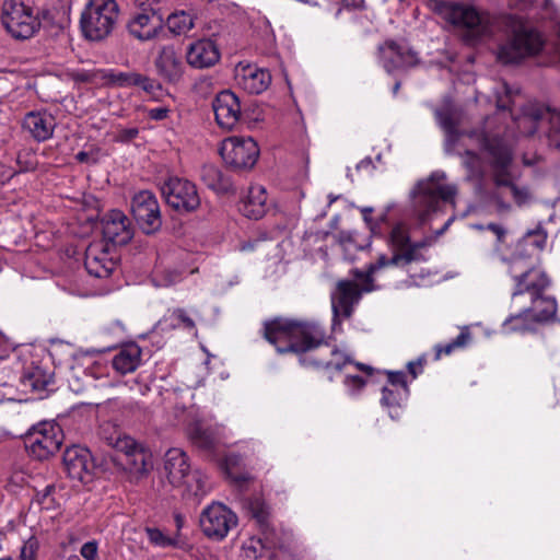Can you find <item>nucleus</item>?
<instances>
[{
    "mask_svg": "<svg viewBox=\"0 0 560 560\" xmlns=\"http://www.w3.org/2000/svg\"><path fill=\"white\" fill-rule=\"evenodd\" d=\"M508 264V272L514 282L512 305L523 307L503 322L502 330L506 334L533 332L537 326L555 320L558 304L555 296L546 294L551 284L547 273L535 266L530 255L525 256L518 252Z\"/></svg>",
    "mask_w": 560,
    "mask_h": 560,
    "instance_id": "obj_1",
    "label": "nucleus"
},
{
    "mask_svg": "<svg viewBox=\"0 0 560 560\" xmlns=\"http://www.w3.org/2000/svg\"><path fill=\"white\" fill-rule=\"evenodd\" d=\"M480 145L489 156L491 178L494 189L491 194V201L499 213L511 210V198L518 207L525 205L530 195L526 187L517 186L513 174L510 171L513 154L510 147L501 138H489L481 135Z\"/></svg>",
    "mask_w": 560,
    "mask_h": 560,
    "instance_id": "obj_2",
    "label": "nucleus"
},
{
    "mask_svg": "<svg viewBox=\"0 0 560 560\" xmlns=\"http://www.w3.org/2000/svg\"><path fill=\"white\" fill-rule=\"evenodd\" d=\"M262 336L280 354H304L325 342V330L318 323L283 317L265 322Z\"/></svg>",
    "mask_w": 560,
    "mask_h": 560,
    "instance_id": "obj_3",
    "label": "nucleus"
},
{
    "mask_svg": "<svg viewBox=\"0 0 560 560\" xmlns=\"http://www.w3.org/2000/svg\"><path fill=\"white\" fill-rule=\"evenodd\" d=\"M98 435L107 446L119 453L113 460L129 474L130 481L137 482L149 472L152 467L151 454L135 439L110 423L101 425Z\"/></svg>",
    "mask_w": 560,
    "mask_h": 560,
    "instance_id": "obj_4",
    "label": "nucleus"
},
{
    "mask_svg": "<svg viewBox=\"0 0 560 560\" xmlns=\"http://www.w3.org/2000/svg\"><path fill=\"white\" fill-rule=\"evenodd\" d=\"M446 174L442 171L433 172L428 178L419 180L412 190V208L421 223L427 222L434 213L441 210L443 203L455 206L457 186L444 184Z\"/></svg>",
    "mask_w": 560,
    "mask_h": 560,
    "instance_id": "obj_5",
    "label": "nucleus"
},
{
    "mask_svg": "<svg viewBox=\"0 0 560 560\" xmlns=\"http://www.w3.org/2000/svg\"><path fill=\"white\" fill-rule=\"evenodd\" d=\"M119 8L115 0H89L80 19L84 37L101 42L108 37L117 23Z\"/></svg>",
    "mask_w": 560,
    "mask_h": 560,
    "instance_id": "obj_6",
    "label": "nucleus"
},
{
    "mask_svg": "<svg viewBox=\"0 0 560 560\" xmlns=\"http://www.w3.org/2000/svg\"><path fill=\"white\" fill-rule=\"evenodd\" d=\"M542 47L540 33L520 24L513 35L499 47L498 59L506 65L517 63L526 57L537 55Z\"/></svg>",
    "mask_w": 560,
    "mask_h": 560,
    "instance_id": "obj_7",
    "label": "nucleus"
},
{
    "mask_svg": "<svg viewBox=\"0 0 560 560\" xmlns=\"http://www.w3.org/2000/svg\"><path fill=\"white\" fill-rule=\"evenodd\" d=\"M63 434L61 428L54 422H39L25 434L24 443L30 454L38 460L49 458L59 451Z\"/></svg>",
    "mask_w": 560,
    "mask_h": 560,
    "instance_id": "obj_8",
    "label": "nucleus"
},
{
    "mask_svg": "<svg viewBox=\"0 0 560 560\" xmlns=\"http://www.w3.org/2000/svg\"><path fill=\"white\" fill-rule=\"evenodd\" d=\"M1 21L8 33L16 39L32 37L39 27V21L34 16L32 9L22 0H5Z\"/></svg>",
    "mask_w": 560,
    "mask_h": 560,
    "instance_id": "obj_9",
    "label": "nucleus"
},
{
    "mask_svg": "<svg viewBox=\"0 0 560 560\" xmlns=\"http://www.w3.org/2000/svg\"><path fill=\"white\" fill-rule=\"evenodd\" d=\"M435 10L451 24L466 28L474 39L481 38L488 32V24L485 18L474 7L451 1H440L436 3Z\"/></svg>",
    "mask_w": 560,
    "mask_h": 560,
    "instance_id": "obj_10",
    "label": "nucleus"
},
{
    "mask_svg": "<svg viewBox=\"0 0 560 560\" xmlns=\"http://www.w3.org/2000/svg\"><path fill=\"white\" fill-rule=\"evenodd\" d=\"M165 202L179 213H189L200 206V197L196 185L177 176L168 177L161 186Z\"/></svg>",
    "mask_w": 560,
    "mask_h": 560,
    "instance_id": "obj_11",
    "label": "nucleus"
},
{
    "mask_svg": "<svg viewBox=\"0 0 560 560\" xmlns=\"http://www.w3.org/2000/svg\"><path fill=\"white\" fill-rule=\"evenodd\" d=\"M220 154L231 167L235 170H249L257 162L259 148L250 137H231L222 142Z\"/></svg>",
    "mask_w": 560,
    "mask_h": 560,
    "instance_id": "obj_12",
    "label": "nucleus"
},
{
    "mask_svg": "<svg viewBox=\"0 0 560 560\" xmlns=\"http://www.w3.org/2000/svg\"><path fill=\"white\" fill-rule=\"evenodd\" d=\"M361 293L359 285L351 280L337 282L330 294L334 331L341 329L342 320L352 316L354 306L361 300Z\"/></svg>",
    "mask_w": 560,
    "mask_h": 560,
    "instance_id": "obj_13",
    "label": "nucleus"
},
{
    "mask_svg": "<svg viewBox=\"0 0 560 560\" xmlns=\"http://www.w3.org/2000/svg\"><path fill=\"white\" fill-rule=\"evenodd\" d=\"M131 212L143 233L152 234L160 230L162 225L161 210L152 191L137 192L131 200Z\"/></svg>",
    "mask_w": 560,
    "mask_h": 560,
    "instance_id": "obj_14",
    "label": "nucleus"
},
{
    "mask_svg": "<svg viewBox=\"0 0 560 560\" xmlns=\"http://www.w3.org/2000/svg\"><path fill=\"white\" fill-rule=\"evenodd\" d=\"M236 524V514L222 503H212L200 515L203 534L215 540L223 539Z\"/></svg>",
    "mask_w": 560,
    "mask_h": 560,
    "instance_id": "obj_15",
    "label": "nucleus"
},
{
    "mask_svg": "<svg viewBox=\"0 0 560 560\" xmlns=\"http://www.w3.org/2000/svg\"><path fill=\"white\" fill-rule=\"evenodd\" d=\"M380 61L387 73L408 69L418 65L419 58L415 50L404 43L387 39L377 48Z\"/></svg>",
    "mask_w": 560,
    "mask_h": 560,
    "instance_id": "obj_16",
    "label": "nucleus"
},
{
    "mask_svg": "<svg viewBox=\"0 0 560 560\" xmlns=\"http://www.w3.org/2000/svg\"><path fill=\"white\" fill-rule=\"evenodd\" d=\"M102 234L113 245H126L133 237L130 219L120 210L114 209L102 217Z\"/></svg>",
    "mask_w": 560,
    "mask_h": 560,
    "instance_id": "obj_17",
    "label": "nucleus"
},
{
    "mask_svg": "<svg viewBox=\"0 0 560 560\" xmlns=\"http://www.w3.org/2000/svg\"><path fill=\"white\" fill-rule=\"evenodd\" d=\"M212 108L218 125L225 130L234 129L242 117L240 97L230 90L221 91L212 102Z\"/></svg>",
    "mask_w": 560,
    "mask_h": 560,
    "instance_id": "obj_18",
    "label": "nucleus"
},
{
    "mask_svg": "<svg viewBox=\"0 0 560 560\" xmlns=\"http://www.w3.org/2000/svg\"><path fill=\"white\" fill-rule=\"evenodd\" d=\"M62 463L71 479L81 482L91 480L95 465L88 448L79 445L67 447L62 456Z\"/></svg>",
    "mask_w": 560,
    "mask_h": 560,
    "instance_id": "obj_19",
    "label": "nucleus"
},
{
    "mask_svg": "<svg viewBox=\"0 0 560 560\" xmlns=\"http://www.w3.org/2000/svg\"><path fill=\"white\" fill-rule=\"evenodd\" d=\"M386 242L390 250H400L401 255L410 256V264L423 259L419 250L428 245L427 241L411 242L409 226L404 222L390 228Z\"/></svg>",
    "mask_w": 560,
    "mask_h": 560,
    "instance_id": "obj_20",
    "label": "nucleus"
},
{
    "mask_svg": "<svg viewBox=\"0 0 560 560\" xmlns=\"http://www.w3.org/2000/svg\"><path fill=\"white\" fill-rule=\"evenodd\" d=\"M158 74L167 83H177L182 80L185 65L173 45L161 46L154 60Z\"/></svg>",
    "mask_w": 560,
    "mask_h": 560,
    "instance_id": "obj_21",
    "label": "nucleus"
},
{
    "mask_svg": "<svg viewBox=\"0 0 560 560\" xmlns=\"http://www.w3.org/2000/svg\"><path fill=\"white\" fill-rule=\"evenodd\" d=\"M187 62L197 69H206L214 66L220 60V51L217 44L210 38H203L191 43L186 51Z\"/></svg>",
    "mask_w": 560,
    "mask_h": 560,
    "instance_id": "obj_22",
    "label": "nucleus"
},
{
    "mask_svg": "<svg viewBox=\"0 0 560 560\" xmlns=\"http://www.w3.org/2000/svg\"><path fill=\"white\" fill-rule=\"evenodd\" d=\"M235 80L237 85L249 94H260L271 83V74L266 69L246 66L236 70Z\"/></svg>",
    "mask_w": 560,
    "mask_h": 560,
    "instance_id": "obj_23",
    "label": "nucleus"
},
{
    "mask_svg": "<svg viewBox=\"0 0 560 560\" xmlns=\"http://www.w3.org/2000/svg\"><path fill=\"white\" fill-rule=\"evenodd\" d=\"M163 24V18H156L152 13L137 10L127 28L133 37L145 42L156 37L159 32L162 31Z\"/></svg>",
    "mask_w": 560,
    "mask_h": 560,
    "instance_id": "obj_24",
    "label": "nucleus"
},
{
    "mask_svg": "<svg viewBox=\"0 0 560 560\" xmlns=\"http://www.w3.org/2000/svg\"><path fill=\"white\" fill-rule=\"evenodd\" d=\"M55 127V117L47 112H30L23 119L24 130L28 131L37 142L50 139Z\"/></svg>",
    "mask_w": 560,
    "mask_h": 560,
    "instance_id": "obj_25",
    "label": "nucleus"
},
{
    "mask_svg": "<svg viewBox=\"0 0 560 560\" xmlns=\"http://www.w3.org/2000/svg\"><path fill=\"white\" fill-rule=\"evenodd\" d=\"M188 435L192 445L207 458L214 459L219 454V439L215 431L201 423H194L188 429Z\"/></svg>",
    "mask_w": 560,
    "mask_h": 560,
    "instance_id": "obj_26",
    "label": "nucleus"
},
{
    "mask_svg": "<svg viewBox=\"0 0 560 560\" xmlns=\"http://www.w3.org/2000/svg\"><path fill=\"white\" fill-rule=\"evenodd\" d=\"M164 469L173 487H182L190 474L187 455L180 448H170L165 453Z\"/></svg>",
    "mask_w": 560,
    "mask_h": 560,
    "instance_id": "obj_27",
    "label": "nucleus"
},
{
    "mask_svg": "<svg viewBox=\"0 0 560 560\" xmlns=\"http://www.w3.org/2000/svg\"><path fill=\"white\" fill-rule=\"evenodd\" d=\"M457 154L462 156L463 166L467 172L465 179L474 184L477 195H482L486 179V170L482 159L471 150H465L464 153L457 152Z\"/></svg>",
    "mask_w": 560,
    "mask_h": 560,
    "instance_id": "obj_28",
    "label": "nucleus"
},
{
    "mask_svg": "<svg viewBox=\"0 0 560 560\" xmlns=\"http://www.w3.org/2000/svg\"><path fill=\"white\" fill-rule=\"evenodd\" d=\"M267 192L261 186L250 187L247 196L238 203V210L248 219L259 220L267 211Z\"/></svg>",
    "mask_w": 560,
    "mask_h": 560,
    "instance_id": "obj_29",
    "label": "nucleus"
},
{
    "mask_svg": "<svg viewBox=\"0 0 560 560\" xmlns=\"http://www.w3.org/2000/svg\"><path fill=\"white\" fill-rule=\"evenodd\" d=\"M141 348L137 343L130 342L121 347L113 357L112 365L121 375L132 373L141 364Z\"/></svg>",
    "mask_w": 560,
    "mask_h": 560,
    "instance_id": "obj_30",
    "label": "nucleus"
},
{
    "mask_svg": "<svg viewBox=\"0 0 560 560\" xmlns=\"http://www.w3.org/2000/svg\"><path fill=\"white\" fill-rule=\"evenodd\" d=\"M84 266L91 276L107 278L112 275L115 262L107 257L106 253L95 254L92 248H89L85 254Z\"/></svg>",
    "mask_w": 560,
    "mask_h": 560,
    "instance_id": "obj_31",
    "label": "nucleus"
},
{
    "mask_svg": "<svg viewBox=\"0 0 560 560\" xmlns=\"http://www.w3.org/2000/svg\"><path fill=\"white\" fill-rule=\"evenodd\" d=\"M393 255L390 257H387L385 254H381L375 262L371 264L368 273L365 276V288L364 291L369 292L372 291L373 288L369 285L370 282H372V275L377 271L378 269L385 268V267H399V266H407L410 264V256L408 255H401L400 250H392Z\"/></svg>",
    "mask_w": 560,
    "mask_h": 560,
    "instance_id": "obj_32",
    "label": "nucleus"
},
{
    "mask_svg": "<svg viewBox=\"0 0 560 560\" xmlns=\"http://www.w3.org/2000/svg\"><path fill=\"white\" fill-rule=\"evenodd\" d=\"M242 463V456L235 453L225 455L222 462V468L226 476L241 489L252 480V476L248 472L240 469Z\"/></svg>",
    "mask_w": 560,
    "mask_h": 560,
    "instance_id": "obj_33",
    "label": "nucleus"
},
{
    "mask_svg": "<svg viewBox=\"0 0 560 560\" xmlns=\"http://www.w3.org/2000/svg\"><path fill=\"white\" fill-rule=\"evenodd\" d=\"M439 124L445 132V151L448 154L455 153V147L462 136L457 129V122L450 112L436 110Z\"/></svg>",
    "mask_w": 560,
    "mask_h": 560,
    "instance_id": "obj_34",
    "label": "nucleus"
},
{
    "mask_svg": "<svg viewBox=\"0 0 560 560\" xmlns=\"http://www.w3.org/2000/svg\"><path fill=\"white\" fill-rule=\"evenodd\" d=\"M327 352L330 355V359H315L313 357H301L300 362L305 366H314L317 369H334L340 371L347 363H350V360L346 358L338 349L326 347Z\"/></svg>",
    "mask_w": 560,
    "mask_h": 560,
    "instance_id": "obj_35",
    "label": "nucleus"
},
{
    "mask_svg": "<svg viewBox=\"0 0 560 560\" xmlns=\"http://www.w3.org/2000/svg\"><path fill=\"white\" fill-rule=\"evenodd\" d=\"M161 325H164L166 329H185L188 331L196 329V324L194 318L188 314L185 308L177 307L170 310L166 315H164L163 319L160 322Z\"/></svg>",
    "mask_w": 560,
    "mask_h": 560,
    "instance_id": "obj_36",
    "label": "nucleus"
},
{
    "mask_svg": "<svg viewBox=\"0 0 560 560\" xmlns=\"http://www.w3.org/2000/svg\"><path fill=\"white\" fill-rule=\"evenodd\" d=\"M546 116H548L550 124L549 138L552 141L555 137L560 136V108L551 110L550 108L533 107L528 110V113H526L524 120L528 117L530 122L534 125L537 121L544 119Z\"/></svg>",
    "mask_w": 560,
    "mask_h": 560,
    "instance_id": "obj_37",
    "label": "nucleus"
},
{
    "mask_svg": "<svg viewBox=\"0 0 560 560\" xmlns=\"http://www.w3.org/2000/svg\"><path fill=\"white\" fill-rule=\"evenodd\" d=\"M21 383L33 392H43L49 384V376L39 366H32L25 370Z\"/></svg>",
    "mask_w": 560,
    "mask_h": 560,
    "instance_id": "obj_38",
    "label": "nucleus"
},
{
    "mask_svg": "<svg viewBox=\"0 0 560 560\" xmlns=\"http://www.w3.org/2000/svg\"><path fill=\"white\" fill-rule=\"evenodd\" d=\"M201 179L208 188L218 192L228 191L230 186L222 172L213 165H205L202 167Z\"/></svg>",
    "mask_w": 560,
    "mask_h": 560,
    "instance_id": "obj_39",
    "label": "nucleus"
},
{
    "mask_svg": "<svg viewBox=\"0 0 560 560\" xmlns=\"http://www.w3.org/2000/svg\"><path fill=\"white\" fill-rule=\"evenodd\" d=\"M182 487L185 488L184 494L200 499L208 491L207 478L200 471L195 470L185 478V482Z\"/></svg>",
    "mask_w": 560,
    "mask_h": 560,
    "instance_id": "obj_40",
    "label": "nucleus"
},
{
    "mask_svg": "<svg viewBox=\"0 0 560 560\" xmlns=\"http://www.w3.org/2000/svg\"><path fill=\"white\" fill-rule=\"evenodd\" d=\"M144 532L147 534L149 542L159 548H178L180 546V539L178 533H175L173 536L165 534L158 527H145Z\"/></svg>",
    "mask_w": 560,
    "mask_h": 560,
    "instance_id": "obj_41",
    "label": "nucleus"
},
{
    "mask_svg": "<svg viewBox=\"0 0 560 560\" xmlns=\"http://www.w3.org/2000/svg\"><path fill=\"white\" fill-rule=\"evenodd\" d=\"M166 24L171 33L182 35L194 27V20L189 13L180 11L167 15Z\"/></svg>",
    "mask_w": 560,
    "mask_h": 560,
    "instance_id": "obj_42",
    "label": "nucleus"
},
{
    "mask_svg": "<svg viewBox=\"0 0 560 560\" xmlns=\"http://www.w3.org/2000/svg\"><path fill=\"white\" fill-rule=\"evenodd\" d=\"M408 395L409 389L384 386L381 402L388 408L400 407L401 402L407 400Z\"/></svg>",
    "mask_w": 560,
    "mask_h": 560,
    "instance_id": "obj_43",
    "label": "nucleus"
},
{
    "mask_svg": "<svg viewBox=\"0 0 560 560\" xmlns=\"http://www.w3.org/2000/svg\"><path fill=\"white\" fill-rule=\"evenodd\" d=\"M133 4L138 11L149 12L153 16L165 19L167 0H133Z\"/></svg>",
    "mask_w": 560,
    "mask_h": 560,
    "instance_id": "obj_44",
    "label": "nucleus"
},
{
    "mask_svg": "<svg viewBox=\"0 0 560 560\" xmlns=\"http://www.w3.org/2000/svg\"><path fill=\"white\" fill-rule=\"evenodd\" d=\"M471 339V335L467 328L462 329L460 334L445 346H436L435 359L439 360L442 354H451L455 349L466 347Z\"/></svg>",
    "mask_w": 560,
    "mask_h": 560,
    "instance_id": "obj_45",
    "label": "nucleus"
},
{
    "mask_svg": "<svg viewBox=\"0 0 560 560\" xmlns=\"http://www.w3.org/2000/svg\"><path fill=\"white\" fill-rule=\"evenodd\" d=\"M252 514L253 517L257 521L261 530L267 534L270 525H269V511L268 508L260 501L256 500L252 503Z\"/></svg>",
    "mask_w": 560,
    "mask_h": 560,
    "instance_id": "obj_46",
    "label": "nucleus"
},
{
    "mask_svg": "<svg viewBox=\"0 0 560 560\" xmlns=\"http://www.w3.org/2000/svg\"><path fill=\"white\" fill-rule=\"evenodd\" d=\"M100 74L101 70H85V69H71L68 70L67 77L75 83H91L94 82Z\"/></svg>",
    "mask_w": 560,
    "mask_h": 560,
    "instance_id": "obj_47",
    "label": "nucleus"
},
{
    "mask_svg": "<svg viewBox=\"0 0 560 560\" xmlns=\"http://www.w3.org/2000/svg\"><path fill=\"white\" fill-rule=\"evenodd\" d=\"M101 78L108 79L112 83L119 86H131L135 85L137 73L136 72H115L110 70L108 73L102 71Z\"/></svg>",
    "mask_w": 560,
    "mask_h": 560,
    "instance_id": "obj_48",
    "label": "nucleus"
},
{
    "mask_svg": "<svg viewBox=\"0 0 560 560\" xmlns=\"http://www.w3.org/2000/svg\"><path fill=\"white\" fill-rule=\"evenodd\" d=\"M38 549L39 542L37 538L34 536L30 537L21 547L19 560H37Z\"/></svg>",
    "mask_w": 560,
    "mask_h": 560,
    "instance_id": "obj_49",
    "label": "nucleus"
},
{
    "mask_svg": "<svg viewBox=\"0 0 560 560\" xmlns=\"http://www.w3.org/2000/svg\"><path fill=\"white\" fill-rule=\"evenodd\" d=\"M546 244V235L540 231H528L521 242V246L532 245L541 250Z\"/></svg>",
    "mask_w": 560,
    "mask_h": 560,
    "instance_id": "obj_50",
    "label": "nucleus"
},
{
    "mask_svg": "<svg viewBox=\"0 0 560 560\" xmlns=\"http://www.w3.org/2000/svg\"><path fill=\"white\" fill-rule=\"evenodd\" d=\"M139 136L138 127L122 128L120 126L117 127V131L114 136V141L118 143H130Z\"/></svg>",
    "mask_w": 560,
    "mask_h": 560,
    "instance_id": "obj_51",
    "label": "nucleus"
},
{
    "mask_svg": "<svg viewBox=\"0 0 560 560\" xmlns=\"http://www.w3.org/2000/svg\"><path fill=\"white\" fill-rule=\"evenodd\" d=\"M350 395H358L366 385L365 378L359 375H347L343 381Z\"/></svg>",
    "mask_w": 560,
    "mask_h": 560,
    "instance_id": "obj_52",
    "label": "nucleus"
},
{
    "mask_svg": "<svg viewBox=\"0 0 560 560\" xmlns=\"http://www.w3.org/2000/svg\"><path fill=\"white\" fill-rule=\"evenodd\" d=\"M179 280L180 273L176 270L165 269L161 275L159 271L155 273V281L158 282V285L168 287L177 283Z\"/></svg>",
    "mask_w": 560,
    "mask_h": 560,
    "instance_id": "obj_53",
    "label": "nucleus"
},
{
    "mask_svg": "<svg viewBox=\"0 0 560 560\" xmlns=\"http://www.w3.org/2000/svg\"><path fill=\"white\" fill-rule=\"evenodd\" d=\"M135 82V86H141L145 92L153 93L156 89L160 88V84L145 75L137 73V78Z\"/></svg>",
    "mask_w": 560,
    "mask_h": 560,
    "instance_id": "obj_54",
    "label": "nucleus"
},
{
    "mask_svg": "<svg viewBox=\"0 0 560 560\" xmlns=\"http://www.w3.org/2000/svg\"><path fill=\"white\" fill-rule=\"evenodd\" d=\"M387 377L389 387L409 389L404 372H387Z\"/></svg>",
    "mask_w": 560,
    "mask_h": 560,
    "instance_id": "obj_55",
    "label": "nucleus"
},
{
    "mask_svg": "<svg viewBox=\"0 0 560 560\" xmlns=\"http://www.w3.org/2000/svg\"><path fill=\"white\" fill-rule=\"evenodd\" d=\"M80 553L85 560H95L97 557V542L93 540L83 544Z\"/></svg>",
    "mask_w": 560,
    "mask_h": 560,
    "instance_id": "obj_56",
    "label": "nucleus"
},
{
    "mask_svg": "<svg viewBox=\"0 0 560 560\" xmlns=\"http://www.w3.org/2000/svg\"><path fill=\"white\" fill-rule=\"evenodd\" d=\"M476 229L483 230L485 226L483 225H476ZM486 229L491 231L493 234H495L497 240H498L499 243H502L504 241V237L506 235V231H505V229L502 225L497 224V223H489L486 226Z\"/></svg>",
    "mask_w": 560,
    "mask_h": 560,
    "instance_id": "obj_57",
    "label": "nucleus"
},
{
    "mask_svg": "<svg viewBox=\"0 0 560 560\" xmlns=\"http://www.w3.org/2000/svg\"><path fill=\"white\" fill-rule=\"evenodd\" d=\"M168 113H170V109L167 107L161 106V107L150 108L148 110V116L152 120L160 121V120L167 118Z\"/></svg>",
    "mask_w": 560,
    "mask_h": 560,
    "instance_id": "obj_58",
    "label": "nucleus"
},
{
    "mask_svg": "<svg viewBox=\"0 0 560 560\" xmlns=\"http://www.w3.org/2000/svg\"><path fill=\"white\" fill-rule=\"evenodd\" d=\"M372 212H373L372 208L366 207V208L362 209V215H363L364 221L368 223L371 232L376 235L377 233H380V231H378L380 225H378V222H374L373 219L371 218Z\"/></svg>",
    "mask_w": 560,
    "mask_h": 560,
    "instance_id": "obj_59",
    "label": "nucleus"
},
{
    "mask_svg": "<svg viewBox=\"0 0 560 560\" xmlns=\"http://www.w3.org/2000/svg\"><path fill=\"white\" fill-rule=\"evenodd\" d=\"M425 360L423 358H419L416 361H410L407 364L408 372L411 374L412 378H416L418 374L422 372V368Z\"/></svg>",
    "mask_w": 560,
    "mask_h": 560,
    "instance_id": "obj_60",
    "label": "nucleus"
},
{
    "mask_svg": "<svg viewBox=\"0 0 560 560\" xmlns=\"http://www.w3.org/2000/svg\"><path fill=\"white\" fill-rule=\"evenodd\" d=\"M75 160L80 163H92V164L96 163V159L93 156V154H91L90 152H86V151L78 152L75 154Z\"/></svg>",
    "mask_w": 560,
    "mask_h": 560,
    "instance_id": "obj_61",
    "label": "nucleus"
},
{
    "mask_svg": "<svg viewBox=\"0 0 560 560\" xmlns=\"http://www.w3.org/2000/svg\"><path fill=\"white\" fill-rule=\"evenodd\" d=\"M22 153H19L18 155V164L20 165L21 172H28L35 168V163L32 161H23L22 160Z\"/></svg>",
    "mask_w": 560,
    "mask_h": 560,
    "instance_id": "obj_62",
    "label": "nucleus"
},
{
    "mask_svg": "<svg viewBox=\"0 0 560 560\" xmlns=\"http://www.w3.org/2000/svg\"><path fill=\"white\" fill-rule=\"evenodd\" d=\"M354 365L357 366L358 370L363 371L368 375H371L372 372H373V368L370 366V365H366V364H363V363H359V362L354 363Z\"/></svg>",
    "mask_w": 560,
    "mask_h": 560,
    "instance_id": "obj_63",
    "label": "nucleus"
},
{
    "mask_svg": "<svg viewBox=\"0 0 560 560\" xmlns=\"http://www.w3.org/2000/svg\"><path fill=\"white\" fill-rule=\"evenodd\" d=\"M370 165H372V160H371V158H366V159L362 160V161L357 165V168H358V170H361V168L369 167Z\"/></svg>",
    "mask_w": 560,
    "mask_h": 560,
    "instance_id": "obj_64",
    "label": "nucleus"
}]
</instances>
